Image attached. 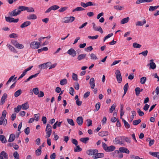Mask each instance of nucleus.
Wrapping results in <instances>:
<instances>
[{"instance_id":"1","label":"nucleus","mask_w":159,"mask_h":159,"mask_svg":"<svg viewBox=\"0 0 159 159\" xmlns=\"http://www.w3.org/2000/svg\"><path fill=\"white\" fill-rule=\"evenodd\" d=\"M116 153H119L120 152L125 153L127 154H129V151L125 147H120L119 150H116L115 151Z\"/></svg>"},{"instance_id":"2","label":"nucleus","mask_w":159,"mask_h":159,"mask_svg":"<svg viewBox=\"0 0 159 159\" xmlns=\"http://www.w3.org/2000/svg\"><path fill=\"white\" fill-rule=\"evenodd\" d=\"M75 17L73 16L66 17L64 18V20L63 22L66 23L72 22L75 20Z\"/></svg>"},{"instance_id":"3","label":"nucleus","mask_w":159,"mask_h":159,"mask_svg":"<svg viewBox=\"0 0 159 159\" xmlns=\"http://www.w3.org/2000/svg\"><path fill=\"white\" fill-rule=\"evenodd\" d=\"M40 43L39 42L33 41L30 43V47L33 49L38 48H39Z\"/></svg>"},{"instance_id":"4","label":"nucleus","mask_w":159,"mask_h":159,"mask_svg":"<svg viewBox=\"0 0 159 159\" xmlns=\"http://www.w3.org/2000/svg\"><path fill=\"white\" fill-rule=\"evenodd\" d=\"M115 74L118 83H120L121 82L122 78L120 71L117 70L115 72Z\"/></svg>"},{"instance_id":"5","label":"nucleus","mask_w":159,"mask_h":159,"mask_svg":"<svg viewBox=\"0 0 159 159\" xmlns=\"http://www.w3.org/2000/svg\"><path fill=\"white\" fill-rule=\"evenodd\" d=\"M81 5L84 7H86L89 6H96V4L95 3H93L92 2H87L86 3H85L83 2H81L80 3Z\"/></svg>"},{"instance_id":"6","label":"nucleus","mask_w":159,"mask_h":159,"mask_svg":"<svg viewBox=\"0 0 159 159\" xmlns=\"http://www.w3.org/2000/svg\"><path fill=\"white\" fill-rule=\"evenodd\" d=\"M67 53L73 57H74L76 55V52L72 48L69 49L67 51Z\"/></svg>"},{"instance_id":"7","label":"nucleus","mask_w":159,"mask_h":159,"mask_svg":"<svg viewBox=\"0 0 159 159\" xmlns=\"http://www.w3.org/2000/svg\"><path fill=\"white\" fill-rule=\"evenodd\" d=\"M20 11H18L17 9H15L9 13L11 16H16L20 14Z\"/></svg>"},{"instance_id":"8","label":"nucleus","mask_w":159,"mask_h":159,"mask_svg":"<svg viewBox=\"0 0 159 159\" xmlns=\"http://www.w3.org/2000/svg\"><path fill=\"white\" fill-rule=\"evenodd\" d=\"M8 159V154L4 151H2L0 153V159Z\"/></svg>"},{"instance_id":"9","label":"nucleus","mask_w":159,"mask_h":159,"mask_svg":"<svg viewBox=\"0 0 159 159\" xmlns=\"http://www.w3.org/2000/svg\"><path fill=\"white\" fill-rule=\"evenodd\" d=\"M98 151L97 149H90L89 150L87 151L86 153H87L89 155H92L94 156L96 153H97L98 152Z\"/></svg>"},{"instance_id":"10","label":"nucleus","mask_w":159,"mask_h":159,"mask_svg":"<svg viewBox=\"0 0 159 159\" xmlns=\"http://www.w3.org/2000/svg\"><path fill=\"white\" fill-rule=\"evenodd\" d=\"M153 60L151 59L150 60V63L148 64L147 66H150V68L152 69H154L156 67V64L153 62Z\"/></svg>"},{"instance_id":"11","label":"nucleus","mask_w":159,"mask_h":159,"mask_svg":"<svg viewBox=\"0 0 159 159\" xmlns=\"http://www.w3.org/2000/svg\"><path fill=\"white\" fill-rule=\"evenodd\" d=\"M92 24L93 26V28L95 30L99 31L101 34H102L103 33V31L100 26H99L97 28L95 24L93 22L92 23Z\"/></svg>"},{"instance_id":"12","label":"nucleus","mask_w":159,"mask_h":159,"mask_svg":"<svg viewBox=\"0 0 159 159\" xmlns=\"http://www.w3.org/2000/svg\"><path fill=\"white\" fill-rule=\"evenodd\" d=\"M121 140L122 139L121 137H117L115 139L113 142L115 144H123Z\"/></svg>"},{"instance_id":"13","label":"nucleus","mask_w":159,"mask_h":159,"mask_svg":"<svg viewBox=\"0 0 159 159\" xmlns=\"http://www.w3.org/2000/svg\"><path fill=\"white\" fill-rule=\"evenodd\" d=\"M7 95L6 93H4L0 101V105L3 104L5 102L6 99L7 98Z\"/></svg>"},{"instance_id":"14","label":"nucleus","mask_w":159,"mask_h":159,"mask_svg":"<svg viewBox=\"0 0 159 159\" xmlns=\"http://www.w3.org/2000/svg\"><path fill=\"white\" fill-rule=\"evenodd\" d=\"M116 147L114 146L111 145L109 146H108L107 147V148L105 151L106 152H112L114 151Z\"/></svg>"},{"instance_id":"15","label":"nucleus","mask_w":159,"mask_h":159,"mask_svg":"<svg viewBox=\"0 0 159 159\" xmlns=\"http://www.w3.org/2000/svg\"><path fill=\"white\" fill-rule=\"evenodd\" d=\"M104 156V153H98L97 152V153H96L94 156H93V158L94 159H96L100 157H103Z\"/></svg>"},{"instance_id":"16","label":"nucleus","mask_w":159,"mask_h":159,"mask_svg":"<svg viewBox=\"0 0 159 159\" xmlns=\"http://www.w3.org/2000/svg\"><path fill=\"white\" fill-rule=\"evenodd\" d=\"M37 18L36 16L34 14H30L26 17L27 19L28 20H35Z\"/></svg>"},{"instance_id":"17","label":"nucleus","mask_w":159,"mask_h":159,"mask_svg":"<svg viewBox=\"0 0 159 159\" xmlns=\"http://www.w3.org/2000/svg\"><path fill=\"white\" fill-rule=\"evenodd\" d=\"M95 80L93 78H91L90 80L89 84L91 86V89H94L95 86Z\"/></svg>"},{"instance_id":"18","label":"nucleus","mask_w":159,"mask_h":159,"mask_svg":"<svg viewBox=\"0 0 159 159\" xmlns=\"http://www.w3.org/2000/svg\"><path fill=\"white\" fill-rule=\"evenodd\" d=\"M76 121L78 124L80 125H81L83 122V119L82 116L78 117L76 119Z\"/></svg>"},{"instance_id":"19","label":"nucleus","mask_w":159,"mask_h":159,"mask_svg":"<svg viewBox=\"0 0 159 159\" xmlns=\"http://www.w3.org/2000/svg\"><path fill=\"white\" fill-rule=\"evenodd\" d=\"M39 72L37 73L36 74H35L34 75H32L30 76L27 79H26L24 81V82H27L30 80L36 77L39 74Z\"/></svg>"},{"instance_id":"20","label":"nucleus","mask_w":159,"mask_h":159,"mask_svg":"<svg viewBox=\"0 0 159 159\" xmlns=\"http://www.w3.org/2000/svg\"><path fill=\"white\" fill-rule=\"evenodd\" d=\"M31 24V22L29 21H26L22 23L20 26L21 28H24L27 27Z\"/></svg>"},{"instance_id":"21","label":"nucleus","mask_w":159,"mask_h":159,"mask_svg":"<svg viewBox=\"0 0 159 159\" xmlns=\"http://www.w3.org/2000/svg\"><path fill=\"white\" fill-rule=\"evenodd\" d=\"M22 109L23 110H27L29 108V106L28 103V102L25 103L23 104L21 106Z\"/></svg>"},{"instance_id":"22","label":"nucleus","mask_w":159,"mask_h":159,"mask_svg":"<svg viewBox=\"0 0 159 159\" xmlns=\"http://www.w3.org/2000/svg\"><path fill=\"white\" fill-rule=\"evenodd\" d=\"M99 136L103 137L107 136L108 135V132L107 131H102L98 133Z\"/></svg>"},{"instance_id":"23","label":"nucleus","mask_w":159,"mask_h":159,"mask_svg":"<svg viewBox=\"0 0 159 159\" xmlns=\"http://www.w3.org/2000/svg\"><path fill=\"white\" fill-rule=\"evenodd\" d=\"M15 139V135L13 134H11L10 135L9 138L8 140L9 142L13 141Z\"/></svg>"},{"instance_id":"24","label":"nucleus","mask_w":159,"mask_h":159,"mask_svg":"<svg viewBox=\"0 0 159 159\" xmlns=\"http://www.w3.org/2000/svg\"><path fill=\"white\" fill-rule=\"evenodd\" d=\"M86 56V54H81L78 55L77 59L79 61H80L84 58Z\"/></svg>"},{"instance_id":"25","label":"nucleus","mask_w":159,"mask_h":159,"mask_svg":"<svg viewBox=\"0 0 159 159\" xmlns=\"http://www.w3.org/2000/svg\"><path fill=\"white\" fill-rule=\"evenodd\" d=\"M26 7L23 6H20L17 8L18 11H20V14L21 13V12L22 11H25L26 10Z\"/></svg>"},{"instance_id":"26","label":"nucleus","mask_w":159,"mask_h":159,"mask_svg":"<svg viewBox=\"0 0 159 159\" xmlns=\"http://www.w3.org/2000/svg\"><path fill=\"white\" fill-rule=\"evenodd\" d=\"M89 139L88 137L82 138L80 139V140L81 142L86 144L87 143V141Z\"/></svg>"},{"instance_id":"27","label":"nucleus","mask_w":159,"mask_h":159,"mask_svg":"<svg viewBox=\"0 0 159 159\" xmlns=\"http://www.w3.org/2000/svg\"><path fill=\"white\" fill-rule=\"evenodd\" d=\"M33 92L35 95H38L39 92V88H34L33 89V92L32 93V94H33Z\"/></svg>"},{"instance_id":"28","label":"nucleus","mask_w":159,"mask_h":159,"mask_svg":"<svg viewBox=\"0 0 159 159\" xmlns=\"http://www.w3.org/2000/svg\"><path fill=\"white\" fill-rule=\"evenodd\" d=\"M122 121L124 122V126L126 128L129 129L130 128L129 124L125 119H122Z\"/></svg>"},{"instance_id":"29","label":"nucleus","mask_w":159,"mask_h":159,"mask_svg":"<svg viewBox=\"0 0 159 159\" xmlns=\"http://www.w3.org/2000/svg\"><path fill=\"white\" fill-rule=\"evenodd\" d=\"M146 20L145 19L143 20V21H138L136 24V25H139V26H142L144 24H145L146 23Z\"/></svg>"},{"instance_id":"30","label":"nucleus","mask_w":159,"mask_h":159,"mask_svg":"<svg viewBox=\"0 0 159 159\" xmlns=\"http://www.w3.org/2000/svg\"><path fill=\"white\" fill-rule=\"evenodd\" d=\"M7 46L8 47L9 49L12 52H15L16 50L14 48L9 44H7Z\"/></svg>"},{"instance_id":"31","label":"nucleus","mask_w":159,"mask_h":159,"mask_svg":"<svg viewBox=\"0 0 159 159\" xmlns=\"http://www.w3.org/2000/svg\"><path fill=\"white\" fill-rule=\"evenodd\" d=\"M0 140L2 143H5L7 142V140L3 135H0Z\"/></svg>"},{"instance_id":"32","label":"nucleus","mask_w":159,"mask_h":159,"mask_svg":"<svg viewBox=\"0 0 159 159\" xmlns=\"http://www.w3.org/2000/svg\"><path fill=\"white\" fill-rule=\"evenodd\" d=\"M46 132H52V126L50 124H47V125L46 129Z\"/></svg>"},{"instance_id":"33","label":"nucleus","mask_w":159,"mask_h":159,"mask_svg":"<svg viewBox=\"0 0 159 159\" xmlns=\"http://www.w3.org/2000/svg\"><path fill=\"white\" fill-rule=\"evenodd\" d=\"M129 20V17L124 18L122 19L121 20V24H124L127 23Z\"/></svg>"},{"instance_id":"34","label":"nucleus","mask_w":159,"mask_h":159,"mask_svg":"<svg viewBox=\"0 0 159 159\" xmlns=\"http://www.w3.org/2000/svg\"><path fill=\"white\" fill-rule=\"evenodd\" d=\"M22 93V91L21 89H19L16 91L14 93V96L16 97H18Z\"/></svg>"},{"instance_id":"35","label":"nucleus","mask_w":159,"mask_h":159,"mask_svg":"<svg viewBox=\"0 0 159 159\" xmlns=\"http://www.w3.org/2000/svg\"><path fill=\"white\" fill-rule=\"evenodd\" d=\"M14 19V18L11 17L9 16L5 17L6 20L8 22H12V20Z\"/></svg>"},{"instance_id":"36","label":"nucleus","mask_w":159,"mask_h":159,"mask_svg":"<svg viewBox=\"0 0 159 159\" xmlns=\"http://www.w3.org/2000/svg\"><path fill=\"white\" fill-rule=\"evenodd\" d=\"M84 10L83 8L81 7H78L75 8V9H73L72 11L73 12H75V11H83Z\"/></svg>"},{"instance_id":"37","label":"nucleus","mask_w":159,"mask_h":159,"mask_svg":"<svg viewBox=\"0 0 159 159\" xmlns=\"http://www.w3.org/2000/svg\"><path fill=\"white\" fill-rule=\"evenodd\" d=\"M15 159H20L19 155L17 151H15L13 154Z\"/></svg>"},{"instance_id":"38","label":"nucleus","mask_w":159,"mask_h":159,"mask_svg":"<svg viewBox=\"0 0 159 159\" xmlns=\"http://www.w3.org/2000/svg\"><path fill=\"white\" fill-rule=\"evenodd\" d=\"M133 46L134 48H140L141 47V45L138 43H134L133 44Z\"/></svg>"},{"instance_id":"39","label":"nucleus","mask_w":159,"mask_h":159,"mask_svg":"<svg viewBox=\"0 0 159 159\" xmlns=\"http://www.w3.org/2000/svg\"><path fill=\"white\" fill-rule=\"evenodd\" d=\"M67 83V80L66 79H63L61 80L60 81V84L62 85H64L66 84Z\"/></svg>"},{"instance_id":"40","label":"nucleus","mask_w":159,"mask_h":159,"mask_svg":"<svg viewBox=\"0 0 159 159\" xmlns=\"http://www.w3.org/2000/svg\"><path fill=\"white\" fill-rule=\"evenodd\" d=\"M76 146V147L74 148V151L75 152H79L82 151V149L79 146L77 145Z\"/></svg>"},{"instance_id":"41","label":"nucleus","mask_w":159,"mask_h":159,"mask_svg":"<svg viewBox=\"0 0 159 159\" xmlns=\"http://www.w3.org/2000/svg\"><path fill=\"white\" fill-rule=\"evenodd\" d=\"M141 120L140 119H139L137 120H135L133 121V124L134 125H136L140 123L141 122Z\"/></svg>"},{"instance_id":"42","label":"nucleus","mask_w":159,"mask_h":159,"mask_svg":"<svg viewBox=\"0 0 159 159\" xmlns=\"http://www.w3.org/2000/svg\"><path fill=\"white\" fill-rule=\"evenodd\" d=\"M135 94L137 96H138L140 93V88L139 87H136L135 89Z\"/></svg>"},{"instance_id":"43","label":"nucleus","mask_w":159,"mask_h":159,"mask_svg":"<svg viewBox=\"0 0 159 159\" xmlns=\"http://www.w3.org/2000/svg\"><path fill=\"white\" fill-rule=\"evenodd\" d=\"M48 50V48L47 47H44L43 48H41V49H39L38 50V52L39 53H40L41 52L43 51H47Z\"/></svg>"},{"instance_id":"44","label":"nucleus","mask_w":159,"mask_h":159,"mask_svg":"<svg viewBox=\"0 0 159 159\" xmlns=\"http://www.w3.org/2000/svg\"><path fill=\"white\" fill-rule=\"evenodd\" d=\"M26 10L27 11V12H34V9L33 7H26Z\"/></svg>"},{"instance_id":"45","label":"nucleus","mask_w":159,"mask_h":159,"mask_svg":"<svg viewBox=\"0 0 159 159\" xmlns=\"http://www.w3.org/2000/svg\"><path fill=\"white\" fill-rule=\"evenodd\" d=\"M146 80V77H143L140 79V82L142 84H143L145 83Z\"/></svg>"},{"instance_id":"46","label":"nucleus","mask_w":159,"mask_h":159,"mask_svg":"<svg viewBox=\"0 0 159 159\" xmlns=\"http://www.w3.org/2000/svg\"><path fill=\"white\" fill-rule=\"evenodd\" d=\"M21 108V105H18L16 107L14 108V111L18 113L20 110Z\"/></svg>"},{"instance_id":"47","label":"nucleus","mask_w":159,"mask_h":159,"mask_svg":"<svg viewBox=\"0 0 159 159\" xmlns=\"http://www.w3.org/2000/svg\"><path fill=\"white\" fill-rule=\"evenodd\" d=\"M67 121L68 123L70 125L72 126H74L75 124L73 120L72 119H67Z\"/></svg>"},{"instance_id":"48","label":"nucleus","mask_w":159,"mask_h":159,"mask_svg":"<svg viewBox=\"0 0 159 159\" xmlns=\"http://www.w3.org/2000/svg\"><path fill=\"white\" fill-rule=\"evenodd\" d=\"M78 76L77 74L73 73L72 74V78L73 80L77 81L78 79Z\"/></svg>"},{"instance_id":"49","label":"nucleus","mask_w":159,"mask_h":159,"mask_svg":"<svg viewBox=\"0 0 159 159\" xmlns=\"http://www.w3.org/2000/svg\"><path fill=\"white\" fill-rule=\"evenodd\" d=\"M9 36L10 38H16L18 37V35L16 34L12 33L10 34Z\"/></svg>"},{"instance_id":"50","label":"nucleus","mask_w":159,"mask_h":159,"mask_svg":"<svg viewBox=\"0 0 159 159\" xmlns=\"http://www.w3.org/2000/svg\"><path fill=\"white\" fill-rule=\"evenodd\" d=\"M137 112L139 113V115L140 116H143L144 115V112L142 111H141L140 109L139 108H137Z\"/></svg>"},{"instance_id":"51","label":"nucleus","mask_w":159,"mask_h":159,"mask_svg":"<svg viewBox=\"0 0 159 159\" xmlns=\"http://www.w3.org/2000/svg\"><path fill=\"white\" fill-rule=\"evenodd\" d=\"M15 47L17 48H18L20 49L23 48L24 47V46L22 44H20L18 43Z\"/></svg>"},{"instance_id":"52","label":"nucleus","mask_w":159,"mask_h":159,"mask_svg":"<svg viewBox=\"0 0 159 159\" xmlns=\"http://www.w3.org/2000/svg\"><path fill=\"white\" fill-rule=\"evenodd\" d=\"M68 9V7H61L58 10V11L60 12H62Z\"/></svg>"},{"instance_id":"53","label":"nucleus","mask_w":159,"mask_h":159,"mask_svg":"<svg viewBox=\"0 0 159 159\" xmlns=\"http://www.w3.org/2000/svg\"><path fill=\"white\" fill-rule=\"evenodd\" d=\"M116 107V105L113 104L111 106V107L110 109L109 112L110 113H112L113 111L115 110V108Z\"/></svg>"},{"instance_id":"54","label":"nucleus","mask_w":159,"mask_h":159,"mask_svg":"<svg viewBox=\"0 0 159 159\" xmlns=\"http://www.w3.org/2000/svg\"><path fill=\"white\" fill-rule=\"evenodd\" d=\"M90 56L91 57V58L92 60H95L98 59V58L97 57L96 55H95L93 53L91 54Z\"/></svg>"},{"instance_id":"55","label":"nucleus","mask_w":159,"mask_h":159,"mask_svg":"<svg viewBox=\"0 0 159 159\" xmlns=\"http://www.w3.org/2000/svg\"><path fill=\"white\" fill-rule=\"evenodd\" d=\"M100 102H98L95 105V111H97L99 109L100 107Z\"/></svg>"},{"instance_id":"56","label":"nucleus","mask_w":159,"mask_h":159,"mask_svg":"<svg viewBox=\"0 0 159 159\" xmlns=\"http://www.w3.org/2000/svg\"><path fill=\"white\" fill-rule=\"evenodd\" d=\"M113 35L112 33L109 34L108 35L105 37L103 39V42H105L106 39L111 37Z\"/></svg>"},{"instance_id":"57","label":"nucleus","mask_w":159,"mask_h":159,"mask_svg":"<svg viewBox=\"0 0 159 159\" xmlns=\"http://www.w3.org/2000/svg\"><path fill=\"white\" fill-rule=\"evenodd\" d=\"M158 153V152H150L149 154L154 157H157Z\"/></svg>"},{"instance_id":"58","label":"nucleus","mask_w":159,"mask_h":159,"mask_svg":"<svg viewBox=\"0 0 159 159\" xmlns=\"http://www.w3.org/2000/svg\"><path fill=\"white\" fill-rule=\"evenodd\" d=\"M71 142L75 146H77L78 144V142L75 139H72Z\"/></svg>"},{"instance_id":"59","label":"nucleus","mask_w":159,"mask_h":159,"mask_svg":"<svg viewBox=\"0 0 159 159\" xmlns=\"http://www.w3.org/2000/svg\"><path fill=\"white\" fill-rule=\"evenodd\" d=\"M114 8L116 9L119 10H121L123 9V7L118 5L114 6Z\"/></svg>"},{"instance_id":"60","label":"nucleus","mask_w":159,"mask_h":159,"mask_svg":"<svg viewBox=\"0 0 159 159\" xmlns=\"http://www.w3.org/2000/svg\"><path fill=\"white\" fill-rule=\"evenodd\" d=\"M51 7L52 10H57L59 8V6L57 5H53Z\"/></svg>"},{"instance_id":"61","label":"nucleus","mask_w":159,"mask_h":159,"mask_svg":"<svg viewBox=\"0 0 159 159\" xmlns=\"http://www.w3.org/2000/svg\"><path fill=\"white\" fill-rule=\"evenodd\" d=\"M148 53V50H146L144 51L143 52L141 53H140L139 54V55L142 54L144 57H146L147 56Z\"/></svg>"},{"instance_id":"62","label":"nucleus","mask_w":159,"mask_h":159,"mask_svg":"<svg viewBox=\"0 0 159 159\" xmlns=\"http://www.w3.org/2000/svg\"><path fill=\"white\" fill-rule=\"evenodd\" d=\"M24 132L26 134H29L30 132V128L28 127L25 128L24 130Z\"/></svg>"},{"instance_id":"63","label":"nucleus","mask_w":159,"mask_h":159,"mask_svg":"<svg viewBox=\"0 0 159 159\" xmlns=\"http://www.w3.org/2000/svg\"><path fill=\"white\" fill-rule=\"evenodd\" d=\"M74 87L75 89L77 90H78L79 89V85L78 82H75V85H74Z\"/></svg>"},{"instance_id":"64","label":"nucleus","mask_w":159,"mask_h":159,"mask_svg":"<svg viewBox=\"0 0 159 159\" xmlns=\"http://www.w3.org/2000/svg\"><path fill=\"white\" fill-rule=\"evenodd\" d=\"M39 68L41 67V68L43 69H45L47 68V66H46V63H44L41 65H39Z\"/></svg>"}]
</instances>
